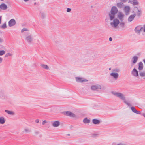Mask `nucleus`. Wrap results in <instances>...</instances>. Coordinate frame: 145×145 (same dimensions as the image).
<instances>
[{"label": "nucleus", "mask_w": 145, "mask_h": 145, "mask_svg": "<svg viewBox=\"0 0 145 145\" xmlns=\"http://www.w3.org/2000/svg\"><path fill=\"white\" fill-rule=\"evenodd\" d=\"M112 93L115 96L123 100L124 103L127 105L128 106L130 107L131 106V105L129 103L126 101L125 96L123 93L119 92L112 91Z\"/></svg>", "instance_id": "f257e3e1"}, {"label": "nucleus", "mask_w": 145, "mask_h": 145, "mask_svg": "<svg viewBox=\"0 0 145 145\" xmlns=\"http://www.w3.org/2000/svg\"><path fill=\"white\" fill-rule=\"evenodd\" d=\"M111 21H112L110 22V25L113 28H116L119 24V20L118 19L115 18Z\"/></svg>", "instance_id": "f03ea898"}, {"label": "nucleus", "mask_w": 145, "mask_h": 145, "mask_svg": "<svg viewBox=\"0 0 145 145\" xmlns=\"http://www.w3.org/2000/svg\"><path fill=\"white\" fill-rule=\"evenodd\" d=\"M90 89L92 91H97L98 90L101 89V86L99 84L93 85L91 86Z\"/></svg>", "instance_id": "7ed1b4c3"}, {"label": "nucleus", "mask_w": 145, "mask_h": 145, "mask_svg": "<svg viewBox=\"0 0 145 145\" xmlns=\"http://www.w3.org/2000/svg\"><path fill=\"white\" fill-rule=\"evenodd\" d=\"M76 82L78 83H82L83 82H86L88 80L84 77H75Z\"/></svg>", "instance_id": "20e7f679"}, {"label": "nucleus", "mask_w": 145, "mask_h": 145, "mask_svg": "<svg viewBox=\"0 0 145 145\" xmlns=\"http://www.w3.org/2000/svg\"><path fill=\"white\" fill-rule=\"evenodd\" d=\"M62 113L64 115L74 118H76V116L73 113L70 111H64Z\"/></svg>", "instance_id": "39448f33"}, {"label": "nucleus", "mask_w": 145, "mask_h": 145, "mask_svg": "<svg viewBox=\"0 0 145 145\" xmlns=\"http://www.w3.org/2000/svg\"><path fill=\"white\" fill-rule=\"evenodd\" d=\"M132 75L134 77L138 78V71L135 68L133 69L131 72Z\"/></svg>", "instance_id": "423d86ee"}, {"label": "nucleus", "mask_w": 145, "mask_h": 145, "mask_svg": "<svg viewBox=\"0 0 145 145\" xmlns=\"http://www.w3.org/2000/svg\"><path fill=\"white\" fill-rule=\"evenodd\" d=\"M51 126L54 127H57L60 125V122L59 121H51Z\"/></svg>", "instance_id": "0eeeda50"}, {"label": "nucleus", "mask_w": 145, "mask_h": 145, "mask_svg": "<svg viewBox=\"0 0 145 145\" xmlns=\"http://www.w3.org/2000/svg\"><path fill=\"white\" fill-rule=\"evenodd\" d=\"M110 76L114 79L117 80L119 77V74L117 73L112 72L110 74Z\"/></svg>", "instance_id": "6e6552de"}, {"label": "nucleus", "mask_w": 145, "mask_h": 145, "mask_svg": "<svg viewBox=\"0 0 145 145\" xmlns=\"http://www.w3.org/2000/svg\"><path fill=\"white\" fill-rule=\"evenodd\" d=\"M123 8L125 14L127 15H128L130 10V7L128 6H124Z\"/></svg>", "instance_id": "1a4fd4ad"}, {"label": "nucleus", "mask_w": 145, "mask_h": 145, "mask_svg": "<svg viewBox=\"0 0 145 145\" xmlns=\"http://www.w3.org/2000/svg\"><path fill=\"white\" fill-rule=\"evenodd\" d=\"M142 28L141 26H138L135 28V31L137 33L139 34Z\"/></svg>", "instance_id": "9d476101"}, {"label": "nucleus", "mask_w": 145, "mask_h": 145, "mask_svg": "<svg viewBox=\"0 0 145 145\" xmlns=\"http://www.w3.org/2000/svg\"><path fill=\"white\" fill-rule=\"evenodd\" d=\"M118 12V9L116 6H113L111 9L110 13L116 14Z\"/></svg>", "instance_id": "9b49d317"}, {"label": "nucleus", "mask_w": 145, "mask_h": 145, "mask_svg": "<svg viewBox=\"0 0 145 145\" xmlns=\"http://www.w3.org/2000/svg\"><path fill=\"white\" fill-rule=\"evenodd\" d=\"M124 16V15L122 12H119L118 13V17L121 21L123 20Z\"/></svg>", "instance_id": "f8f14e48"}, {"label": "nucleus", "mask_w": 145, "mask_h": 145, "mask_svg": "<svg viewBox=\"0 0 145 145\" xmlns=\"http://www.w3.org/2000/svg\"><path fill=\"white\" fill-rule=\"evenodd\" d=\"M135 8H136L137 11H136V15L138 16H140L141 15V14L142 12V9L140 8H138L137 7H135Z\"/></svg>", "instance_id": "ddd939ff"}, {"label": "nucleus", "mask_w": 145, "mask_h": 145, "mask_svg": "<svg viewBox=\"0 0 145 145\" xmlns=\"http://www.w3.org/2000/svg\"><path fill=\"white\" fill-rule=\"evenodd\" d=\"M8 24L9 27H12L15 24L16 21L14 19H11L8 22Z\"/></svg>", "instance_id": "4468645a"}, {"label": "nucleus", "mask_w": 145, "mask_h": 145, "mask_svg": "<svg viewBox=\"0 0 145 145\" xmlns=\"http://www.w3.org/2000/svg\"><path fill=\"white\" fill-rule=\"evenodd\" d=\"M136 16V14L135 13H134L130 15L128 18V21L130 22H132L133 20Z\"/></svg>", "instance_id": "2eb2a0df"}, {"label": "nucleus", "mask_w": 145, "mask_h": 145, "mask_svg": "<svg viewBox=\"0 0 145 145\" xmlns=\"http://www.w3.org/2000/svg\"><path fill=\"white\" fill-rule=\"evenodd\" d=\"M140 77H144V78L145 79V72L144 71L139 72L138 77V78H140Z\"/></svg>", "instance_id": "dca6fc26"}, {"label": "nucleus", "mask_w": 145, "mask_h": 145, "mask_svg": "<svg viewBox=\"0 0 145 145\" xmlns=\"http://www.w3.org/2000/svg\"><path fill=\"white\" fill-rule=\"evenodd\" d=\"M129 3L133 4L134 5H138L139 4V3L138 1L137 0H129Z\"/></svg>", "instance_id": "f3484780"}, {"label": "nucleus", "mask_w": 145, "mask_h": 145, "mask_svg": "<svg viewBox=\"0 0 145 145\" xmlns=\"http://www.w3.org/2000/svg\"><path fill=\"white\" fill-rule=\"evenodd\" d=\"M26 40L29 42H31L33 40V37L31 35H29L26 37Z\"/></svg>", "instance_id": "a211bd4d"}, {"label": "nucleus", "mask_w": 145, "mask_h": 145, "mask_svg": "<svg viewBox=\"0 0 145 145\" xmlns=\"http://www.w3.org/2000/svg\"><path fill=\"white\" fill-rule=\"evenodd\" d=\"M138 57L137 56H134L133 57L132 59V61L133 64H134L136 63L138 59Z\"/></svg>", "instance_id": "6ab92c4d"}, {"label": "nucleus", "mask_w": 145, "mask_h": 145, "mask_svg": "<svg viewBox=\"0 0 145 145\" xmlns=\"http://www.w3.org/2000/svg\"><path fill=\"white\" fill-rule=\"evenodd\" d=\"M6 96L3 90L0 91V98L2 99H4L5 98Z\"/></svg>", "instance_id": "aec40b11"}, {"label": "nucleus", "mask_w": 145, "mask_h": 145, "mask_svg": "<svg viewBox=\"0 0 145 145\" xmlns=\"http://www.w3.org/2000/svg\"><path fill=\"white\" fill-rule=\"evenodd\" d=\"M116 6L119 9L123 8L124 6L123 3L121 2L117 3L116 4Z\"/></svg>", "instance_id": "412c9836"}, {"label": "nucleus", "mask_w": 145, "mask_h": 145, "mask_svg": "<svg viewBox=\"0 0 145 145\" xmlns=\"http://www.w3.org/2000/svg\"><path fill=\"white\" fill-rule=\"evenodd\" d=\"M0 8L2 10H5L7 8V6L5 3H2L0 5Z\"/></svg>", "instance_id": "4be33fe9"}, {"label": "nucleus", "mask_w": 145, "mask_h": 145, "mask_svg": "<svg viewBox=\"0 0 145 145\" xmlns=\"http://www.w3.org/2000/svg\"><path fill=\"white\" fill-rule=\"evenodd\" d=\"M131 109L132 111L134 113L139 114H141L140 112V111H137L134 107H131Z\"/></svg>", "instance_id": "5701e85b"}, {"label": "nucleus", "mask_w": 145, "mask_h": 145, "mask_svg": "<svg viewBox=\"0 0 145 145\" xmlns=\"http://www.w3.org/2000/svg\"><path fill=\"white\" fill-rule=\"evenodd\" d=\"M143 68V64L142 62H140L138 64V69L139 71H142Z\"/></svg>", "instance_id": "b1692460"}, {"label": "nucleus", "mask_w": 145, "mask_h": 145, "mask_svg": "<svg viewBox=\"0 0 145 145\" xmlns=\"http://www.w3.org/2000/svg\"><path fill=\"white\" fill-rule=\"evenodd\" d=\"M112 145H127V144L123 142H120L117 143L116 142H113L112 143Z\"/></svg>", "instance_id": "393cba45"}, {"label": "nucleus", "mask_w": 145, "mask_h": 145, "mask_svg": "<svg viewBox=\"0 0 145 145\" xmlns=\"http://www.w3.org/2000/svg\"><path fill=\"white\" fill-rule=\"evenodd\" d=\"M92 122L94 124H98L100 123L99 120L97 119H93L92 120Z\"/></svg>", "instance_id": "a878e982"}, {"label": "nucleus", "mask_w": 145, "mask_h": 145, "mask_svg": "<svg viewBox=\"0 0 145 145\" xmlns=\"http://www.w3.org/2000/svg\"><path fill=\"white\" fill-rule=\"evenodd\" d=\"M13 55V54L12 52H8L5 54L4 56L5 57H12Z\"/></svg>", "instance_id": "bb28decb"}, {"label": "nucleus", "mask_w": 145, "mask_h": 145, "mask_svg": "<svg viewBox=\"0 0 145 145\" xmlns=\"http://www.w3.org/2000/svg\"><path fill=\"white\" fill-rule=\"evenodd\" d=\"M115 14H112V13H110L109 14V16L110 20H112L114 19L115 17Z\"/></svg>", "instance_id": "cd10ccee"}, {"label": "nucleus", "mask_w": 145, "mask_h": 145, "mask_svg": "<svg viewBox=\"0 0 145 145\" xmlns=\"http://www.w3.org/2000/svg\"><path fill=\"white\" fill-rule=\"evenodd\" d=\"M5 120L3 117H0V124H3L5 123Z\"/></svg>", "instance_id": "c85d7f7f"}, {"label": "nucleus", "mask_w": 145, "mask_h": 145, "mask_svg": "<svg viewBox=\"0 0 145 145\" xmlns=\"http://www.w3.org/2000/svg\"><path fill=\"white\" fill-rule=\"evenodd\" d=\"M90 121V119H88L87 118H85L83 120V122L86 124L89 123Z\"/></svg>", "instance_id": "c756f323"}, {"label": "nucleus", "mask_w": 145, "mask_h": 145, "mask_svg": "<svg viewBox=\"0 0 145 145\" xmlns=\"http://www.w3.org/2000/svg\"><path fill=\"white\" fill-rule=\"evenodd\" d=\"M5 112L9 115H13L14 114V112L12 111L5 110Z\"/></svg>", "instance_id": "7c9ffc66"}, {"label": "nucleus", "mask_w": 145, "mask_h": 145, "mask_svg": "<svg viewBox=\"0 0 145 145\" xmlns=\"http://www.w3.org/2000/svg\"><path fill=\"white\" fill-rule=\"evenodd\" d=\"M112 71L113 72L117 73L120 71V70L119 69L117 68H114L112 70Z\"/></svg>", "instance_id": "2f4dec72"}, {"label": "nucleus", "mask_w": 145, "mask_h": 145, "mask_svg": "<svg viewBox=\"0 0 145 145\" xmlns=\"http://www.w3.org/2000/svg\"><path fill=\"white\" fill-rule=\"evenodd\" d=\"M40 65L41 67L44 69L47 70L49 69V67L47 65L44 64H41Z\"/></svg>", "instance_id": "473e14b6"}, {"label": "nucleus", "mask_w": 145, "mask_h": 145, "mask_svg": "<svg viewBox=\"0 0 145 145\" xmlns=\"http://www.w3.org/2000/svg\"><path fill=\"white\" fill-rule=\"evenodd\" d=\"M0 27L2 29H5L7 27L6 23L5 22L3 24L1 27Z\"/></svg>", "instance_id": "72a5a7b5"}, {"label": "nucleus", "mask_w": 145, "mask_h": 145, "mask_svg": "<svg viewBox=\"0 0 145 145\" xmlns=\"http://www.w3.org/2000/svg\"><path fill=\"white\" fill-rule=\"evenodd\" d=\"M5 53V51L4 50H0V56H2L4 55Z\"/></svg>", "instance_id": "f704fd0d"}, {"label": "nucleus", "mask_w": 145, "mask_h": 145, "mask_svg": "<svg viewBox=\"0 0 145 145\" xmlns=\"http://www.w3.org/2000/svg\"><path fill=\"white\" fill-rule=\"evenodd\" d=\"M24 130V131H25V132L26 133H28L30 131V130L29 129H27V128L25 129Z\"/></svg>", "instance_id": "c9c22d12"}, {"label": "nucleus", "mask_w": 145, "mask_h": 145, "mask_svg": "<svg viewBox=\"0 0 145 145\" xmlns=\"http://www.w3.org/2000/svg\"><path fill=\"white\" fill-rule=\"evenodd\" d=\"M28 30L26 28H24L22 29V30H21V32L23 33L24 31H27Z\"/></svg>", "instance_id": "e433bc0d"}, {"label": "nucleus", "mask_w": 145, "mask_h": 145, "mask_svg": "<svg viewBox=\"0 0 145 145\" xmlns=\"http://www.w3.org/2000/svg\"><path fill=\"white\" fill-rule=\"evenodd\" d=\"M98 135L97 134H93L92 135V137H97Z\"/></svg>", "instance_id": "4c0bfd02"}, {"label": "nucleus", "mask_w": 145, "mask_h": 145, "mask_svg": "<svg viewBox=\"0 0 145 145\" xmlns=\"http://www.w3.org/2000/svg\"><path fill=\"white\" fill-rule=\"evenodd\" d=\"M120 25L121 26L123 27L124 25V23L123 22H121L120 24Z\"/></svg>", "instance_id": "58836bf2"}, {"label": "nucleus", "mask_w": 145, "mask_h": 145, "mask_svg": "<svg viewBox=\"0 0 145 145\" xmlns=\"http://www.w3.org/2000/svg\"><path fill=\"white\" fill-rule=\"evenodd\" d=\"M71 10V9L70 8H67V12H69Z\"/></svg>", "instance_id": "ea45409f"}, {"label": "nucleus", "mask_w": 145, "mask_h": 145, "mask_svg": "<svg viewBox=\"0 0 145 145\" xmlns=\"http://www.w3.org/2000/svg\"><path fill=\"white\" fill-rule=\"evenodd\" d=\"M47 123V121L46 120H44L43 121L42 123V125H44L45 123Z\"/></svg>", "instance_id": "a19ab883"}, {"label": "nucleus", "mask_w": 145, "mask_h": 145, "mask_svg": "<svg viewBox=\"0 0 145 145\" xmlns=\"http://www.w3.org/2000/svg\"><path fill=\"white\" fill-rule=\"evenodd\" d=\"M142 28V29H143L144 31L145 32V25H143Z\"/></svg>", "instance_id": "79ce46f5"}, {"label": "nucleus", "mask_w": 145, "mask_h": 145, "mask_svg": "<svg viewBox=\"0 0 145 145\" xmlns=\"http://www.w3.org/2000/svg\"><path fill=\"white\" fill-rule=\"evenodd\" d=\"M120 1L121 2H126L127 1V0H120Z\"/></svg>", "instance_id": "37998d69"}, {"label": "nucleus", "mask_w": 145, "mask_h": 145, "mask_svg": "<svg viewBox=\"0 0 145 145\" xmlns=\"http://www.w3.org/2000/svg\"><path fill=\"white\" fill-rule=\"evenodd\" d=\"M3 59L2 58L0 57V64L3 61Z\"/></svg>", "instance_id": "c03bdc74"}, {"label": "nucleus", "mask_w": 145, "mask_h": 145, "mask_svg": "<svg viewBox=\"0 0 145 145\" xmlns=\"http://www.w3.org/2000/svg\"><path fill=\"white\" fill-rule=\"evenodd\" d=\"M35 122L36 123H39V120L38 119H36L35 121Z\"/></svg>", "instance_id": "a18cd8bd"}, {"label": "nucleus", "mask_w": 145, "mask_h": 145, "mask_svg": "<svg viewBox=\"0 0 145 145\" xmlns=\"http://www.w3.org/2000/svg\"><path fill=\"white\" fill-rule=\"evenodd\" d=\"M1 48H0V49H5V47H4V46H3V45H1Z\"/></svg>", "instance_id": "49530a36"}, {"label": "nucleus", "mask_w": 145, "mask_h": 145, "mask_svg": "<svg viewBox=\"0 0 145 145\" xmlns=\"http://www.w3.org/2000/svg\"><path fill=\"white\" fill-rule=\"evenodd\" d=\"M3 41V40L2 39L0 38V42L2 43Z\"/></svg>", "instance_id": "de8ad7c7"}, {"label": "nucleus", "mask_w": 145, "mask_h": 145, "mask_svg": "<svg viewBox=\"0 0 145 145\" xmlns=\"http://www.w3.org/2000/svg\"><path fill=\"white\" fill-rule=\"evenodd\" d=\"M109 40L110 41H112V38H111V37H110L109 38Z\"/></svg>", "instance_id": "09e8293b"}, {"label": "nucleus", "mask_w": 145, "mask_h": 145, "mask_svg": "<svg viewBox=\"0 0 145 145\" xmlns=\"http://www.w3.org/2000/svg\"><path fill=\"white\" fill-rule=\"evenodd\" d=\"M1 16H0V24L1 23Z\"/></svg>", "instance_id": "8fccbe9b"}, {"label": "nucleus", "mask_w": 145, "mask_h": 145, "mask_svg": "<svg viewBox=\"0 0 145 145\" xmlns=\"http://www.w3.org/2000/svg\"><path fill=\"white\" fill-rule=\"evenodd\" d=\"M137 55L138 56H140V53H138L137 54Z\"/></svg>", "instance_id": "3c124183"}, {"label": "nucleus", "mask_w": 145, "mask_h": 145, "mask_svg": "<svg viewBox=\"0 0 145 145\" xmlns=\"http://www.w3.org/2000/svg\"><path fill=\"white\" fill-rule=\"evenodd\" d=\"M111 68H109V70H111Z\"/></svg>", "instance_id": "603ef678"}, {"label": "nucleus", "mask_w": 145, "mask_h": 145, "mask_svg": "<svg viewBox=\"0 0 145 145\" xmlns=\"http://www.w3.org/2000/svg\"><path fill=\"white\" fill-rule=\"evenodd\" d=\"M36 4V3H34V5H35Z\"/></svg>", "instance_id": "864d4df0"}, {"label": "nucleus", "mask_w": 145, "mask_h": 145, "mask_svg": "<svg viewBox=\"0 0 145 145\" xmlns=\"http://www.w3.org/2000/svg\"><path fill=\"white\" fill-rule=\"evenodd\" d=\"M34 1H35V0H34Z\"/></svg>", "instance_id": "5fc2aeb1"}]
</instances>
